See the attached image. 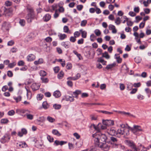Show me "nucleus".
<instances>
[{"mask_svg":"<svg viewBox=\"0 0 151 151\" xmlns=\"http://www.w3.org/2000/svg\"><path fill=\"white\" fill-rule=\"evenodd\" d=\"M129 128L132 132L136 135L139 132L142 131L141 127L139 125H134L133 127H129Z\"/></svg>","mask_w":151,"mask_h":151,"instance_id":"f257e3e1","label":"nucleus"},{"mask_svg":"<svg viewBox=\"0 0 151 151\" xmlns=\"http://www.w3.org/2000/svg\"><path fill=\"white\" fill-rule=\"evenodd\" d=\"M99 134L98 133H96L92 135L93 139L94 141V143L96 145L99 147V146L100 145L102 142H100V139L99 137Z\"/></svg>","mask_w":151,"mask_h":151,"instance_id":"f03ea898","label":"nucleus"},{"mask_svg":"<svg viewBox=\"0 0 151 151\" xmlns=\"http://www.w3.org/2000/svg\"><path fill=\"white\" fill-rule=\"evenodd\" d=\"M119 134L120 135H124V137H125L129 135V130L127 128H125L124 129H119L117 130V132H116V134Z\"/></svg>","mask_w":151,"mask_h":151,"instance_id":"7ed1b4c3","label":"nucleus"},{"mask_svg":"<svg viewBox=\"0 0 151 151\" xmlns=\"http://www.w3.org/2000/svg\"><path fill=\"white\" fill-rule=\"evenodd\" d=\"M10 139V136L9 134L6 133L1 139L0 140L1 142L2 143L8 142Z\"/></svg>","mask_w":151,"mask_h":151,"instance_id":"20e7f679","label":"nucleus"},{"mask_svg":"<svg viewBox=\"0 0 151 151\" xmlns=\"http://www.w3.org/2000/svg\"><path fill=\"white\" fill-rule=\"evenodd\" d=\"M103 123L107 126H112L114 125V121L111 120H103Z\"/></svg>","mask_w":151,"mask_h":151,"instance_id":"39448f33","label":"nucleus"},{"mask_svg":"<svg viewBox=\"0 0 151 151\" xmlns=\"http://www.w3.org/2000/svg\"><path fill=\"white\" fill-rule=\"evenodd\" d=\"M99 146V147L101 148L102 150L104 151H108L109 150L110 146L107 144L103 142Z\"/></svg>","mask_w":151,"mask_h":151,"instance_id":"423d86ee","label":"nucleus"},{"mask_svg":"<svg viewBox=\"0 0 151 151\" xmlns=\"http://www.w3.org/2000/svg\"><path fill=\"white\" fill-rule=\"evenodd\" d=\"M125 143L128 146L134 149L135 151H138L137 148L136 147L133 142L127 140L125 141Z\"/></svg>","mask_w":151,"mask_h":151,"instance_id":"0eeeda50","label":"nucleus"},{"mask_svg":"<svg viewBox=\"0 0 151 151\" xmlns=\"http://www.w3.org/2000/svg\"><path fill=\"white\" fill-rule=\"evenodd\" d=\"M45 118L43 116L40 117L39 119H37L36 121V122L37 124L42 126L44 124V122L45 120Z\"/></svg>","mask_w":151,"mask_h":151,"instance_id":"6e6552de","label":"nucleus"},{"mask_svg":"<svg viewBox=\"0 0 151 151\" xmlns=\"http://www.w3.org/2000/svg\"><path fill=\"white\" fill-rule=\"evenodd\" d=\"M35 15L34 14L28 13L26 17V18L28 22L29 23L32 22V20L34 19Z\"/></svg>","mask_w":151,"mask_h":151,"instance_id":"1a4fd4ad","label":"nucleus"},{"mask_svg":"<svg viewBox=\"0 0 151 151\" xmlns=\"http://www.w3.org/2000/svg\"><path fill=\"white\" fill-rule=\"evenodd\" d=\"M10 27L9 23L6 22H4L2 25V29L4 31L8 30Z\"/></svg>","mask_w":151,"mask_h":151,"instance_id":"9d476101","label":"nucleus"},{"mask_svg":"<svg viewBox=\"0 0 151 151\" xmlns=\"http://www.w3.org/2000/svg\"><path fill=\"white\" fill-rule=\"evenodd\" d=\"M99 137L100 140L102 142H106L107 139V137L104 134H101L100 133H98Z\"/></svg>","mask_w":151,"mask_h":151,"instance_id":"9b49d317","label":"nucleus"},{"mask_svg":"<svg viewBox=\"0 0 151 151\" xmlns=\"http://www.w3.org/2000/svg\"><path fill=\"white\" fill-rule=\"evenodd\" d=\"M63 100H65L67 101L73 102L74 101V97L73 96H66L64 97V98L63 99Z\"/></svg>","mask_w":151,"mask_h":151,"instance_id":"f8f14e48","label":"nucleus"},{"mask_svg":"<svg viewBox=\"0 0 151 151\" xmlns=\"http://www.w3.org/2000/svg\"><path fill=\"white\" fill-rule=\"evenodd\" d=\"M35 58V56L32 54H29L27 57V61L30 62L34 60Z\"/></svg>","mask_w":151,"mask_h":151,"instance_id":"ddd939ff","label":"nucleus"},{"mask_svg":"<svg viewBox=\"0 0 151 151\" xmlns=\"http://www.w3.org/2000/svg\"><path fill=\"white\" fill-rule=\"evenodd\" d=\"M31 88L33 91H36L38 90L40 88L39 84L36 83H33L31 86Z\"/></svg>","mask_w":151,"mask_h":151,"instance_id":"4468645a","label":"nucleus"},{"mask_svg":"<svg viewBox=\"0 0 151 151\" xmlns=\"http://www.w3.org/2000/svg\"><path fill=\"white\" fill-rule=\"evenodd\" d=\"M27 130L24 128H23L21 129V131H19L18 132V135L20 137H22L24 134H27Z\"/></svg>","mask_w":151,"mask_h":151,"instance_id":"2eb2a0df","label":"nucleus"},{"mask_svg":"<svg viewBox=\"0 0 151 151\" xmlns=\"http://www.w3.org/2000/svg\"><path fill=\"white\" fill-rule=\"evenodd\" d=\"M17 146L19 148H24L27 146V145L25 142H20L17 143Z\"/></svg>","mask_w":151,"mask_h":151,"instance_id":"dca6fc26","label":"nucleus"},{"mask_svg":"<svg viewBox=\"0 0 151 151\" xmlns=\"http://www.w3.org/2000/svg\"><path fill=\"white\" fill-rule=\"evenodd\" d=\"M108 133L112 136H114L116 134V130L113 128H110L109 129H108Z\"/></svg>","mask_w":151,"mask_h":151,"instance_id":"f3484780","label":"nucleus"},{"mask_svg":"<svg viewBox=\"0 0 151 151\" xmlns=\"http://www.w3.org/2000/svg\"><path fill=\"white\" fill-rule=\"evenodd\" d=\"M67 142L64 141H60L58 140H56L54 142V145H56L57 146L59 145H60L61 146L63 145L66 144Z\"/></svg>","mask_w":151,"mask_h":151,"instance_id":"a211bd4d","label":"nucleus"},{"mask_svg":"<svg viewBox=\"0 0 151 151\" xmlns=\"http://www.w3.org/2000/svg\"><path fill=\"white\" fill-rule=\"evenodd\" d=\"M109 29L110 30H112V33H116L117 30L115 28V26L112 24H110L109 27Z\"/></svg>","mask_w":151,"mask_h":151,"instance_id":"6ab92c4d","label":"nucleus"},{"mask_svg":"<svg viewBox=\"0 0 151 151\" xmlns=\"http://www.w3.org/2000/svg\"><path fill=\"white\" fill-rule=\"evenodd\" d=\"M81 93V91L80 90H76L75 91L73 92V94L74 95L73 97L78 98V96L79 94Z\"/></svg>","mask_w":151,"mask_h":151,"instance_id":"aec40b11","label":"nucleus"},{"mask_svg":"<svg viewBox=\"0 0 151 151\" xmlns=\"http://www.w3.org/2000/svg\"><path fill=\"white\" fill-rule=\"evenodd\" d=\"M27 112H30L29 110L24 109H18L16 110V112L21 113H27Z\"/></svg>","mask_w":151,"mask_h":151,"instance_id":"412c9836","label":"nucleus"},{"mask_svg":"<svg viewBox=\"0 0 151 151\" xmlns=\"http://www.w3.org/2000/svg\"><path fill=\"white\" fill-rule=\"evenodd\" d=\"M81 77V75L79 73H78L76 76L74 77H70L67 78L68 79H71L73 80H76L78 79Z\"/></svg>","mask_w":151,"mask_h":151,"instance_id":"4be33fe9","label":"nucleus"},{"mask_svg":"<svg viewBox=\"0 0 151 151\" xmlns=\"http://www.w3.org/2000/svg\"><path fill=\"white\" fill-rule=\"evenodd\" d=\"M115 57L116 59L117 62L118 63H120L122 62V59L121 58H120L119 54H116L115 55Z\"/></svg>","mask_w":151,"mask_h":151,"instance_id":"5701e85b","label":"nucleus"},{"mask_svg":"<svg viewBox=\"0 0 151 151\" xmlns=\"http://www.w3.org/2000/svg\"><path fill=\"white\" fill-rule=\"evenodd\" d=\"M70 43L68 41L63 42H62L61 45L65 48H68L70 45Z\"/></svg>","mask_w":151,"mask_h":151,"instance_id":"b1692460","label":"nucleus"},{"mask_svg":"<svg viewBox=\"0 0 151 151\" xmlns=\"http://www.w3.org/2000/svg\"><path fill=\"white\" fill-rule=\"evenodd\" d=\"M137 148L138 151H147L146 148L141 144H139Z\"/></svg>","mask_w":151,"mask_h":151,"instance_id":"393cba45","label":"nucleus"},{"mask_svg":"<svg viewBox=\"0 0 151 151\" xmlns=\"http://www.w3.org/2000/svg\"><path fill=\"white\" fill-rule=\"evenodd\" d=\"M42 106L44 109H48L50 105L47 103V101H45L43 102Z\"/></svg>","mask_w":151,"mask_h":151,"instance_id":"a878e982","label":"nucleus"},{"mask_svg":"<svg viewBox=\"0 0 151 151\" xmlns=\"http://www.w3.org/2000/svg\"><path fill=\"white\" fill-rule=\"evenodd\" d=\"M53 95L55 98H58L60 96L61 94L59 91H56L54 92Z\"/></svg>","mask_w":151,"mask_h":151,"instance_id":"bb28decb","label":"nucleus"},{"mask_svg":"<svg viewBox=\"0 0 151 151\" xmlns=\"http://www.w3.org/2000/svg\"><path fill=\"white\" fill-rule=\"evenodd\" d=\"M51 17V16L49 14H47L44 17L43 19L44 21L47 22L50 20Z\"/></svg>","mask_w":151,"mask_h":151,"instance_id":"cd10ccee","label":"nucleus"},{"mask_svg":"<svg viewBox=\"0 0 151 151\" xmlns=\"http://www.w3.org/2000/svg\"><path fill=\"white\" fill-rule=\"evenodd\" d=\"M13 98L16 101V102L17 103L21 101L22 97L21 96L19 95L17 97L14 96Z\"/></svg>","mask_w":151,"mask_h":151,"instance_id":"c85d7f7f","label":"nucleus"},{"mask_svg":"<svg viewBox=\"0 0 151 151\" xmlns=\"http://www.w3.org/2000/svg\"><path fill=\"white\" fill-rule=\"evenodd\" d=\"M82 34V37L83 38H86L87 36V32L85 31H83V29H81L79 30Z\"/></svg>","mask_w":151,"mask_h":151,"instance_id":"c756f323","label":"nucleus"},{"mask_svg":"<svg viewBox=\"0 0 151 151\" xmlns=\"http://www.w3.org/2000/svg\"><path fill=\"white\" fill-rule=\"evenodd\" d=\"M43 59L42 58H40L38 60H36L34 61V63L35 65L40 64L43 63Z\"/></svg>","mask_w":151,"mask_h":151,"instance_id":"7c9ffc66","label":"nucleus"},{"mask_svg":"<svg viewBox=\"0 0 151 151\" xmlns=\"http://www.w3.org/2000/svg\"><path fill=\"white\" fill-rule=\"evenodd\" d=\"M60 40H62L64 39L67 37L66 35L65 34H60L58 35Z\"/></svg>","mask_w":151,"mask_h":151,"instance_id":"2f4dec72","label":"nucleus"},{"mask_svg":"<svg viewBox=\"0 0 151 151\" xmlns=\"http://www.w3.org/2000/svg\"><path fill=\"white\" fill-rule=\"evenodd\" d=\"M116 65V63H114L112 64H109L107 65L105 68L108 70L109 69L112 68L113 67H114Z\"/></svg>","mask_w":151,"mask_h":151,"instance_id":"473e14b6","label":"nucleus"},{"mask_svg":"<svg viewBox=\"0 0 151 151\" xmlns=\"http://www.w3.org/2000/svg\"><path fill=\"white\" fill-rule=\"evenodd\" d=\"M52 132L53 134L58 136H60L61 135V134L56 129H53Z\"/></svg>","mask_w":151,"mask_h":151,"instance_id":"72a5a7b5","label":"nucleus"},{"mask_svg":"<svg viewBox=\"0 0 151 151\" xmlns=\"http://www.w3.org/2000/svg\"><path fill=\"white\" fill-rule=\"evenodd\" d=\"M64 76V73L63 71H61L58 75V78L60 79L63 78Z\"/></svg>","mask_w":151,"mask_h":151,"instance_id":"f704fd0d","label":"nucleus"},{"mask_svg":"<svg viewBox=\"0 0 151 151\" xmlns=\"http://www.w3.org/2000/svg\"><path fill=\"white\" fill-rule=\"evenodd\" d=\"M73 52L77 56L79 60H81L82 57L81 54L78 53L77 52L76 50H73Z\"/></svg>","mask_w":151,"mask_h":151,"instance_id":"c9c22d12","label":"nucleus"},{"mask_svg":"<svg viewBox=\"0 0 151 151\" xmlns=\"http://www.w3.org/2000/svg\"><path fill=\"white\" fill-rule=\"evenodd\" d=\"M102 54V57L105 58L107 59H109L110 58V56L107 52H105L104 53Z\"/></svg>","mask_w":151,"mask_h":151,"instance_id":"e433bc0d","label":"nucleus"},{"mask_svg":"<svg viewBox=\"0 0 151 151\" xmlns=\"http://www.w3.org/2000/svg\"><path fill=\"white\" fill-rule=\"evenodd\" d=\"M41 79L42 82L44 83H47L49 81V79L47 78H45L44 77H41Z\"/></svg>","mask_w":151,"mask_h":151,"instance_id":"4c0bfd02","label":"nucleus"},{"mask_svg":"<svg viewBox=\"0 0 151 151\" xmlns=\"http://www.w3.org/2000/svg\"><path fill=\"white\" fill-rule=\"evenodd\" d=\"M27 9L28 13L34 14L33 10L32 8L29 6H27Z\"/></svg>","mask_w":151,"mask_h":151,"instance_id":"58836bf2","label":"nucleus"},{"mask_svg":"<svg viewBox=\"0 0 151 151\" xmlns=\"http://www.w3.org/2000/svg\"><path fill=\"white\" fill-rule=\"evenodd\" d=\"M47 119L49 122L51 123L54 122L55 120L54 118H52V117L49 116H48L47 117Z\"/></svg>","mask_w":151,"mask_h":151,"instance_id":"ea45409f","label":"nucleus"},{"mask_svg":"<svg viewBox=\"0 0 151 151\" xmlns=\"http://www.w3.org/2000/svg\"><path fill=\"white\" fill-rule=\"evenodd\" d=\"M53 107L55 109H59L61 108V106L60 104H55L53 105Z\"/></svg>","mask_w":151,"mask_h":151,"instance_id":"a19ab883","label":"nucleus"},{"mask_svg":"<svg viewBox=\"0 0 151 151\" xmlns=\"http://www.w3.org/2000/svg\"><path fill=\"white\" fill-rule=\"evenodd\" d=\"M40 75L42 77H43L46 76L47 75L46 73L44 70H41L40 72Z\"/></svg>","mask_w":151,"mask_h":151,"instance_id":"79ce46f5","label":"nucleus"},{"mask_svg":"<svg viewBox=\"0 0 151 151\" xmlns=\"http://www.w3.org/2000/svg\"><path fill=\"white\" fill-rule=\"evenodd\" d=\"M9 120L7 119H3L1 120V123L2 124H6L8 123Z\"/></svg>","mask_w":151,"mask_h":151,"instance_id":"37998d69","label":"nucleus"},{"mask_svg":"<svg viewBox=\"0 0 151 151\" xmlns=\"http://www.w3.org/2000/svg\"><path fill=\"white\" fill-rule=\"evenodd\" d=\"M121 20L119 17H117L115 20V23L117 25H119L121 23Z\"/></svg>","mask_w":151,"mask_h":151,"instance_id":"c03bdc74","label":"nucleus"},{"mask_svg":"<svg viewBox=\"0 0 151 151\" xmlns=\"http://www.w3.org/2000/svg\"><path fill=\"white\" fill-rule=\"evenodd\" d=\"M87 23V21L86 20H82L81 23V26L82 27H85Z\"/></svg>","mask_w":151,"mask_h":151,"instance_id":"a18cd8bd","label":"nucleus"},{"mask_svg":"<svg viewBox=\"0 0 151 151\" xmlns=\"http://www.w3.org/2000/svg\"><path fill=\"white\" fill-rule=\"evenodd\" d=\"M134 60L135 62L137 63H140L141 61V59L139 57H137L135 58Z\"/></svg>","mask_w":151,"mask_h":151,"instance_id":"49530a36","label":"nucleus"},{"mask_svg":"<svg viewBox=\"0 0 151 151\" xmlns=\"http://www.w3.org/2000/svg\"><path fill=\"white\" fill-rule=\"evenodd\" d=\"M69 29L67 26H65L63 27V31L65 33H68L69 31Z\"/></svg>","mask_w":151,"mask_h":151,"instance_id":"de8ad7c7","label":"nucleus"},{"mask_svg":"<svg viewBox=\"0 0 151 151\" xmlns=\"http://www.w3.org/2000/svg\"><path fill=\"white\" fill-rule=\"evenodd\" d=\"M43 97V94H38L37 96V99L38 100H41L42 99Z\"/></svg>","mask_w":151,"mask_h":151,"instance_id":"09e8293b","label":"nucleus"},{"mask_svg":"<svg viewBox=\"0 0 151 151\" xmlns=\"http://www.w3.org/2000/svg\"><path fill=\"white\" fill-rule=\"evenodd\" d=\"M27 118L30 120H32L33 118V116L31 114H28L27 113L26 114Z\"/></svg>","mask_w":151,"mask_h":151,"instance_id":"8fccbe9b","label":"nucleus"},{"mask_svg":"<svg viewBox=\"0 0 151 151\" xmlns=\"http://www.w3.org/2000/svg\"><path fill=\"white\" fill-rule=\"evenodd\" d=\"M94 33L97 36H99L101 34V32L99 29H98L95 30L94 31Z\"/></svg>","mask_w":151,"mask_h":151,"instance_id":"3c124183","label":"nucleus"},{"mask_svg":"<svg viewBox=\"0 0 151 151\" xmlns=\"http://www.w3.org/2000/svg\"><path fill=\"white\" fill-rule=\"evenodd\" d=\"M45 40L47 42H50L52 41V39L51 37H48L45 38Z\"/></svg>","mask_w":151,"mask_h":151,"instance_id":"603ef678","label":"nucleus"},{"mask_svg":"<svg viewBox=\"0 0 151 151\" xmlns=\"http://www.w3.org/2000/svg\"><path fill=\"white\" fill-rule=\"evenodd\" d=\"M19 23L21 26H23L25 24V22L24 19H20L19 21Z\"/></svg>","mask_w":151,"mask_h":151,"instance_id":"864d4df0","label":"nucleus"},{"mask_svg":"<svg viewBox=\"0 0 151 151\" xmlns=\"http://www.w3.org/2000/svg\"><path fill=\"white\" fill-rule=\"evenodd\" d=\"M15 114V111L13 110H11L9 111L8 113V114L9 116H13Z\"/></svg>","mask_w":151,"mask_h":151,"instance_id":"5fc2aeb1","label":"nucleus"},{"mask_svg":"<svg viewBox=\"0 0 151 151\" xmlns=\"http://www.w3.org/2000/svg\"><path fill=\"white\" fill-rule=\"evenodd\" d=\"M76 38L74 36H71L70 38V41L71 42H74L76 41Z\"/></svg>","mask_w":151,"mask_h":151,"instance_id":"6e6d98bb","label":"nucleus"},{"mask_svg":"<svg viewBox=\"0 0 151 151\" xmlns=\"http://www.w3.org/2000/svg\"><path fill=\"white\" fill-rule=\"evenodd\" d=\"M16 65V63L15 62H14L12 63L9 64L8 65V67L10 68H13Z\"/></svg>","mask_w":151,"mask_h":151,"instance_id":"4d7b16f0","label":"nucleus"},{"mask_svg":"<svg viewBox=\"0 0 151 151\" xmlns=\"http://www.w3.org/2000/svg\"><path fill=\"white\" fill-rule=\"evenodd\" d=\"M53 70L55 73H57L60 70L59 67L58 66L55 67L53 68Z\"/></svg>","mask_w":151,"mask_h":151,"instance_id":"13d9d810","label":"nucleus"},{"mask_svg":"<svg viewBox=\"0 0 151 151\" xmlns=\"http://www.w3.org/2000/svg\"><path fill=\"white\" fill-rule=\"evenodd\" d=\"M141 85V84L140 82H138L137 83H135L133 84V86L135 87H139Z\"/></svg>","mask_w":151,"mask_h":151,"instance_id":"bf43d9fd","label":"nucleus"},{"mask_svg":"<svg viewBox=\"0 0 151 151\" xmlns=\"http://www.w3.org/2000/svg\"><path fill=\"white\" fill-rule=\"evenodd\" d=\"M96 38V36L94 34H91L90 37L91 40L92 41H93Z\"/></svg>","mask_w":151,"mask_h":151,"instance_id":"052dcab7","label":"nucleus"},{"mask_svg":"<svg viewBox=\"0 0 151 151\" xmlns=\"http://www.w3.org/2000/svg\"><path fill=\"white\" fill-rule=\"evenodd\" d=\"M110 139L111 141L114 143L116 142L117 141V139L116 138L114 137H111Z\"/></svg>","mask_w":151,"mask_h":151,"instance_id":"680f3d73","label":"nucleus"},{"mask_svg":"<svg viewBox=\"0 0 151 151\" xmlns=\"http://www.w3.org/2000/svg\"><path fill=\"white\" fill-rule=\"evenodd\" d=\"M119 88L121 90H123L124 89L125 86L123 84L120 83L119 84Z\"/></svg>","mask_w":151,"mask_h":151,"instance_id":"e2e57ef3","label":"nucleus"},{"mask_svg":"<svg viewBox=\"0 0 151 151\" xmlns=\"http://www.w3.org/2000/svg\"><path fill=\"white\" fill-rule=\"evenodd\" d=\"M7 75L10 77H12L13 76L12 72L10 70L8 71L7 72Z\"/></svg>","mask_w":151,"mask_h":151,"instance_id":"0e129e2a","label":"nucleus"},{"mask_svg":"<svg viewBox=\"0 0 151 151\" xmlns=\"http://www.w3.org/2000/svg\"><path fill=\"white\" fill-rule=\"evenodd\" d=\"M74 36L76 38L79 37L80 35V32L78 31H76L74 33Z\"/></svg>","mask_w":151,"mask_h":151,"instance_id":"69168bd1","label":"nucleus"},{"mask_svg":"<svg viewBox=\"0 0 151 151\" xmlns=\"http://www.w3.org/2000/svg\"><path fill=\"white\" fill-rule=\"evenodd\" d=\"M8 89V87L7 86L5 85L3 86L1 89V90L3 92H5Z\"/></svg>","mask_w":151,"mask_h":151,"instance_id":"338daca9","label":"nucleus"},{"mask_svg":"<svg viewBox=\"0 0 151 151\" xmlns=\"http://www.w3.org/2000/svg\"><path fill=\"white\" fill-rule=\"evenodd\" d=\"M17 51V49L15 47H13L11 50V51L12 53L16 52Z\"/></svg>","mask_w":151,"mask_h":151,"instance_id":"774afa93","label":"nucleus"}]
</instances>
